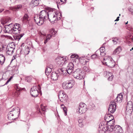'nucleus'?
Wrapping results in <instances>:
<instances>
[{
	"mask_svg": "<svg viewBox=\"0 0 133 133\" xmlns=\"http://www.w3.org/2000/svg\"><path fill=\"white\" fill-rule=\"evenodd\" d=\"M34 5L35 6H37L39 4L38 1L37 0H35L34 1Z\"/></svg>",
	"mask_w": 133,
	"mask_h": 133,
	"instance_id": "nucleus-43",
	"label": "nucleus"
},
{
	"mask_svg": "<svg viewBox=\"0 0 133 133\" xmlns=\"http://www.w3.org/2000/svg\"><path fill=\"white\" fill-rule=\"evenodd\" d=\"M122 94H119L117 96L116 98V102H121L122 101Z\"/></svg>",
	"mask_w": 133,
	"mask_h": 133,
	"instance_id": "nucleus-23",
	"label": "nucleus"
},
{
	"mask_svg": "<svg viewBox=\"0 0 133 133\" xmlns=\"http://www.w3.org/2000/svg\"><path fill=\"white\" fill-rule=\"evenodd\" d=\"M98 53H100V55L102 56H104L105 55V53L103 51H100V52H98Z\"/></svg>",
	"mask_w": 133,
	"mask_h": 133,
	"instance_id": "nucleus-46",
	"label": "nucleus"
},
{
	"mask_svg": "<svg viewBox=\"0 0 133 133\" xmlns=\"http://www.w3.org/2000/svg\"><path fill=\"white\" fill-rule=\"evenodd\" d=\"M109 74H110V76L108 78V79L109 81H111L113 79L114 76L112 73H109Z\"/></svg>",
	"mask_w": 133,
	"mask_h": 133,
	"instance_id": "nucleus-39",
	"label": "nucleus"
},
{
	"mask_svg": "<svg viewBox=\"0 0 133 133\" xmlns=\"http://www.w3.org/2000/svg\"><path fill=\"white\" fill-rule=\"evenodd\" d=\"M56 59L57 64L60 66H62L67 62L65 59L63 57H58L56 58Z\"/></svg>",
	"mask_w": 133,
	"mask_h": 133,
	"instance_id": "nucleus-10",
	"label": "nucleus"
},
{
	"mask_svg": "<svg viewBox=\"0 0 133 133\" xmlns=\"http://www.w3.org/2000/svg\"><path fill=\"white\" fill-rule=\"evenodd\" d=\"M49 16L48 19L51 22H54L56 20H58L57 16L58 13H57L55 9L52 10L48 12Z\"/></svg>",
	"mask_w": 133,
	"mask_h": 133,
	"instance_id": "nucleus-3",
	"label": "nucleus"
},
{
	"mask_svg": "<svg viewBox=\"0 0 133 133\" xmlns=\"http://www.w3.org/2000/svg\"><path fill=\"white\" fill-rule=\"evenodd\" d=\"M132 50H133V47H132L131 49L130 50V51H131Z\"/></svg>",
	"mask_w": 133,
	"mask_h": 133,
	"instance_id": "nucleus-61",
	"label": "nucleus"
},
{
	"mask_svg": "<svg viewBox=\"0 0 133 133\" xmlns=\"http://www.w3.org/2000/svg\"><path fill=\"white\" fill-rule=\"evenodd\" d=\"M99 52V50H97L95 52V54H94L91 56V58L92 59H94L96 58L97 56H98V52Z\"/></svg>",
	"mask_w": 133,
	"mask_h": 133,
	"instance_id": "nucleus-31",
	"label": "nucleus"
},
{
	"mask_svg": "<svg viewBox=\"0 0 133 133\" xmlns=\"http://www.w3.org/2000/svg\"><path fill=\"white\" fill-rule=\"evenodd\" d=\"M128 42H129L128 43H129L130 42V41H129Z\"/></svg>",
	"mask_w": 133,
	"mask_h": 133,
	"instance_id": "nucleus-64",
	"label": "nucleus"
},
{
	"mask_svg": "<svg viewBox=\"0 0 133 133\" xmlns=\"http://www.w3.org/2000/svg\"><path fill=\"white\" fill-rule=\"evenodd\" d=\"M5 61V57L2 55H0V63L1 65L3 64Z\"/></svg>",
	"mask_w": 133,
	"mask_h": 133,
	"instance_id": "nucleus-27",
	"label": "nucleus"
},
{
	"mask_svg": "<svg viewBox=\"0 0 133 133\" xmlns=\"http://www.w3.org/2000/svg\"><path fill=\"white\" fill-rule=\"evenodd\" d=\"M67 69L68 70V74L70 75L72 73L74 70V65L72 63H70L67 66Z\"/></svg>",
	"mask_w": 133,
	"mask_h": 133,
	"instance_id": "nucleus-15",
	"label": "nucleus"
},
{
	"mask_svg": "<svg viewBox=\"0 0 133 133\" xmlns=\"http://www.w3.org/2000/svg\"><path fill=\"white\" fill-rule=\"evenodd\" d=\"M68 70L67 69H63L62 71V74L63 75L65 76L67 75L68 73L67 72Z\"/></svg>",
	"mask_w": 133,
	"mask_h": 133,
	"instance_id": "nucleus-32",
	"label": "nucleus"
},
{
	"mask_svg": "<svg viewBox=\"0 0 133 133\" xmlns=\"http://www.w3.org/2000/svg\"><path fill=\"white\" fill-rule=\"evenodd\" d=\"M13 78V76H11L10 77V78L8 79L6 81V83L3 85V86H4L5 85H7L8 83L11 80L12 78Z\"/></svg>",
	"mask_w": 133,
	"mask_h": 133,
	"instance_id": "nucleus-42",
	"label": "nucleus"
},
{
	"mask_svg": "<svg viewBox=\"0 0 133 133\" xmlns=\"http://www.w3.org/2000/svg\"><path fill=\"white\" fill-rule=\"evenodd\" d=\"M10 19L9 18H7L6 19L5 21L4 20L3 21L1 22V23L3 25H4V24L8 22H9V20H10Z\"/></svg>",
	"mask_w": 133,
	"mask_h": 133,
	"instance_id": "nucleus-36",
	"label": "nucleus"
},
{
	"mask_svg": "<svg viewBox=\"0 0 133 133\" xmlns=\"http://www.w3.org/2000/svg\"><path fill=\"white\" fill-rule=\"evenodd\" d=\"M128 21H127V22L125 23V24H128Z\"/></svg>",
	"mask_w": 133,
	"mask_h": 133,
	"instance_id": "nucleus-63",
	"label": "nucleus"
},
{
	"mask_svg": "<svg viewBox=\"0 0 133 133\" xmlns=\"http://www.w3.org/2000/svg\"><path fill=\"white\" fill-rule=\"evenodd\" d=\"M133 105L131 101L129 102L127 105L126 108L127 109H132Z\"/></svg>",
	"mask_w": 133,
	"mask_h": 133,
	"instance_id": "nucleus-26",
	"label": "nucleus"
},
{
	"mask_svg": "<svg viewBox=\"0 0 133 133\" xmlns=\"http://www.w3.org/2000/svg\"><path fill=\"white\" fill-rule=\"evenodd\" d=\"M18 110L19 111V114L20 113V109L18 107H16L15 108H13L11 111H10V112L12 114L14 115V117H17V118L19 116V115H17L18 112Z\"/></svg>",
	"mask_w": 133,
	"mask_h": 133,
	"instance_id": "nucleus-17",
	"label": "nucleus"
},
{
	"mask_svg": "<svg viewBox=\"0 0 133 133\" xmlns=\"http://www.w3.org/2000/svg\"><path fill=\"white\" fill-rule=\"evenodd\" d=\"M87 107L86 105L84 103H81L80 104L77 110V112H78L79 114L85 113L87 111Z\"/></svg>",
	"mask_w": 133,
	"mask_h": 133,
	"instance_id": "nucleus-7",
	"label": "nucleus"
},
{
	"mask_svg": "<svg viewBox=\"0 0 133 133\" xmlns=\"http://www.w3.org/2000/svg\"><path fill=\"white\" fill-rule=\"evenodd\" d=\"M109 73H111V72H108V75L109 76V77L110 76V74H109Z\"/></svg>",
	"mask_w": 133,
	"mask_h": 133,
	"instance_id": "nucleus-57",
	"label": "nucleus"
},
{
	"mask_svg": "<svg viewBox=\"0 0 133 133\" xmlns=\"http://www.w3.org/2000/svg\"><path fill=\"white\" fill-rule=\"evenodd\" d=\"M103 63L105 65L108 66L110 68L114 67L115 64V63L112 58L110 57H105L103 59Z\"/></svg>",
	"mask_w": 133,
	"mask_h": 133,
	"instance_id": "nucleus-4",
	"label": "nucleus"
},
{
	"mask_svg": "<svg viewBox=\"0 0 133 133\" xmlns=\"http://www.w3.org/2000/svg\"><path fill=\"white\" fill-rule=\"evenodd\" d=\"M83 61H84V62H85V63L86 62V61L84 59Z\"/></svg>",
	"mask_w": 133,
	"mask_h": 133,
	"instance_id": "nucleus-60",
	"label": "nucleus"
},
{
	"mask_svg": "<svg viewBox=\"0 0 133 133\" xmlns=\"http://www.w3.org/2000/svg\"><path fill=\"white\" fill-rule=\"evenodd\" d=\"M8 119L10 120L11 119H16V118H17V117L15 118V117H14V115L11 113H10V111L8 113Z\"/></svg>",
	"mask_w": 133,
	"mask_h": 133,
	"instance_id": "nucleus-22",
	"label": "nucleus"
},
{
	"mask_svg": "<svg viewBox=\"0 0 133 133\" xmlns=\"http://www.w3.org/2000/svg\"><path fill=\"white\" fill-rule=\"evenodd\" d=\"M112 41L114 44H116L118 41V39L117 38H112Z\"/></svg>",
	"mask_w": 133,
	"mask_h": 133,
	"instance_id": "nucleus-38",
	"label": "nucleus"
},
{
	"mask_svg": "<svg viewBox=\"0 0 133 133\" xmlns=\"http://www.w3.org/2000/svg\"><path fill=\"white\" fill-rule=\"evenodd\" d=\"M74 84V82L73 80L69 81L68 82H64L62 84V86L64 88L69 89L71 88Z\"/></svg>",
	"mask_w": 133,
	"mask_h": 133,
	"instance_id": "nucleus-8",
	"label": "nucleus"
},
{
	"mask_svg": "<svg viewBox=\"0 0 133 133\" xmlns=\"http://www.w3.org/2000/svg\"><path fill=\"white\" fill-rule=\"evenodd\" d=\"M71 58H75L78 59V56L77 55L72 54L70 56Z\"/></svg>",
	"mask_w": 133,
	"mask_h": 133,
	"instance_id": "nucleus-41",
	"label": "nucleus"
},
{
	"mask_svg": "<svg viewBox=\"0 0 133 133\" xmlns=\"http://www.w3.org/2000/svg\"><path fill=\"white\" fill-rule=\"evenodd\" d=\"M23 36V35H22V34L20 35H17L14 36L13 37L15 39L16 41H18Z\"/></svg>",
	"mask_w": 133,
	"mask_h": 133,
	"instance_id": "nucleus-24",
	"label": "nucleus"
},
{
	"mask_svg": "<svg viewBox=\"0 0 133 133\" xmlns=\"http://www.w3.org/2000/svg\"><path fill=\"white\" fill-rule=\"evenodd\" d=\"M116 104L115 102H111L108 107V112L109 113L113 114L116 109Z\"/></svg>",
	"mask_w": 133,
	"mask_h": 133,
	"instance_id": "nucleus-11",
	"label": "nucleus"
},
{
	"mask_svg": "<svg viewBox=\"0 0 133 133\" xmlns=\"http://www.w3.org/2000/svg\"><path fill=\"white\" fill-rule=\"evenodd\" d=\"M85 121L84 119H83L82 118L79 117L78 118V122L79 123V125L81 127H82L83 126V123Z\"/></svg>",
	"mask_w": 133,
	"mask_h": 133,
	"instance_id": "nucleus-21",
	"label": "nucleus"
},
{
	"mask_svg": "<svg viewBox=\"0 0 133 133\" xmlns=\"http://www.w3.org/2000/svg\"><path fill=\"white\" fill-rule=\"evenodd\" d=\"M60 1L62 2H63V0H60Z\"/></svg>",
	"mask_w": 133,
	"mask_h": 133,
	"instance_id": "nucleus-62",
	"label": "nucleus"
},
{
	"mask_svg": "<svg viewBox=\"0 0 133 133\" xmlns=\"http://www.w3.org/2000/svg\"><path fill=\"white\" fill-rule=\"evenodd\" d=\"M15 88L16 90L15 95L16 97H18L20 94V91L23 89V88H20L18 84H16L15 86Z\"/></svg>",
	"mask_w": 133,
	"mask_h": 133,
	"instance_id": "nucleus-18",
	"label": "nucleus"
},
{
	"mask_svg": "<svg viewBox=\"0 0 133 133\" xmlns=\"http://www.w3.org/2000/svg\"><path fill=\"white\" fill-rule=\"evenodd\" d=\"M52 70L50 68L47 67L45 70V73L46 75H48L52 71Z\"/></svg>",
	"mask_w": 133,
	"mask_h": 133,
	"instance_id": "nucleus-30",
	"label": "nucleus"
},
{
	"mask_svg": "<svg viewBox=\"0 0 133 133\" xmlns=\"http://www.w3.org/2000/svg\"><path fill=\"white\" fill-rule=\"evenodd\" d=\"M22 5L19 4L11 7L10 9L13 11H17L19 10L22 8Z\"/></svg>",
	"mask_w": 133,
	"mask_h": 133,
	"instance_id": "nucleus-19",
	"label": "nucleus"
},
{
	"mask_svg": "<svg viewBox=\"0 0 133 133\" xmlns=\"http://www.w3.org/2000/svg\"><path fill=\"white\" fill-rule=\"evenodd\" d=\"M105 48L104 47H102L100 48L99 50H100V51L104 52V51H105Z\"/></svg>",
	"mask_w": 133,
	"mask_h": 133,
	"instance_id": "nucleus-47",
	"label": "nucleus"
},
{
	"mask_svg": "<svg viewBox=\"0 0 133 133\" xmlns=\"http://www.w3.org/2000/svg\"><path fill=\"white\" fill-rule=\"evenodd\" d=\"M61 108L63 109L64 107H65V106L63 104H61Z\"/></svg>",
	"mask_w": 133,
	"mask_h": 133,
	"instance_id": "nucleus-52",
	"label": "nucleus"
},
{
	"mask_svg": "<svg viewBox=\"0 0 133 133\" xmlns=\"http://www.w3.org/2000/svg\"><path fill=\"white\" fill-rule=\"evenodd\" d=\"M28 15H25L23 16L22 20L24 22H26L28 20Z\"/></svg>",
	"mask_w": 133,
	"mask_h": 133,
	"instance_id": "nucleus-33",
	"label": "nucleus"
},
{
	"mask_svg": "<svg viewBox=\"0 0 133 133\" xmlns=\"http://www.w3.org/2000/svg\"><path fill=\"white\" fill-rule=\"evenodd\" d=\"M104 76L105 77H109V75L108 74V72L107 71H105L104 72Z\"/></svg>",
	"mask_w": 133,
	"mask_h": 133,
	"instance_id": "nucleus-44",
	"label": "nucleus"
},
{
	"mask_svg": "<svg viewBox=\"0 0 133 133\" xmlns=\"http://www.w3.org/2000/svg\"><path fill=\"white\" fill-rule=\"evenodd\" d=\"M2 26H1L0 25V33L1 32H2Z\"/></svg>",
	"mask_w": 133,
	"mask_h": 133,
	"instance_id": "nucleus-54",
	"label": "nucleus"
},
{
	"mask_svg": "<svg viewBox=\"0 0 133 133\" xmlns=\"http://www.w3.org/2000/svg\"><path fill=\"white\" fill-rule=\"evenodd\" d=\"M119 16L118 17H117L115 21H118L119 20Z\"/></svg>",
	"mask_w": 133,
	"mask_h": 133,
	"instance_id": "nucleus-53",
	"label": "nucleus"
},
{
	"mask_svg": "<svg viewBox=\"0 0 133 133\" xmlns=\"http://www.w3.org/2000/svg\"><path fill=\"white\" fill-rule=\"evenodd\" d=\"M132 110L133 109H127V108H126V114L128 115L131 114L132 111Z\"/></svg>",
	"mask_w": 133,
	"mask_h": 133,
	"instance_id": "nucleus-34",
	"label": "nucleus"
},
{
	"mask_svg": "<svg viewBox=\"0 0 133 133\" xmlns=\"http://www.w3.org/2000/svg\"><path fill=\"white\" fill-rule=\"evenodd\" d=\"M49 16L48 11H46L45 10H43L40 11L39 16L44 21L45 20H47L48 19V17Z\"/></svg>",
	"mask_w": 133,
	"mask_h": 133,
	"instance_id": "nucleus-12",
	"label": "nucleus"
},
{
	"mask_svg": "<svg viewBox=\"0 0 133 133\" xmlns=\"http://www.w3.org/2000/svg\"><path fill=\"white\" fill-rule=\"evenodd\" d=\"M111 117V119L107 122L106 125L105 126L102 124H100L98 128V131L99 133H105L106 131L108 132H111L113 131L115 126V122L113 119V116L111 115H108L107 117Z\"/></svg>",
	"mask_w": 133,
	"mask_h": 133,
	"instance_id": "nucleus-1",
	"label": "nucleus"
},
{
	"mask_svg": "<svg viewBox=\"0 0 133 133\" xmlns=\"http://www.w3.org/2000/svg\"><path fill=\"white\" fill-rule=\"evenodd\" d=\"M50 33L52 34V35H55L56 33V32L55 31L54 29L52 28L51 29L50 31Z\"/></svg>",
	"mask_w": 133,
	"mask_h": 133,
	"instance_id": "nucleus-37",
	"label": "nucleus"
},
{
	"mask_svg": "<svg viewBox=\"0 0 133 133\" xmlns=\"http://www.w3.org/2000/svg\"><path fill=\"white\" fill-rule=\"evenodd\" d=\"M5 29L4 30L5 33L7 32L9 33H13L16 34H19L21 31V28L19 27V24L16 23L14 24L11 23L5 25L4 26Z\"/></svg>",
	"mask_w": 133,
	"mask_h": 133,
	"instance_id": "nucleus-2",
	"label": "nucleus"
},
{
	"mask_svg": "<svg viewBox=\"0 0 133 133\" xmlns=\"http://www.w3.org/2000/svg\"><path fill=\"white\" fill-rule=\"evenodd\" d=\"M113 131V133H123V130L121 127L117 125L115 126Z\"/></svg>",
	"mask_w": 133,
	"mask_h": 133,
	"instance_id": "nucleus-16",
	"label": "nucleus"
},
{
	"mask_svg": "<svg viewBox=\"0 0 133 133\" xmlns=\"http://www.w3.org/2000/svg\"><path fill=\"white\" fill-rule=\"evenodd\" d=\"M47 67L49 68H50L51 70L53 69L54 68L53 65L52 64H50L49 66H48Z\"/></svg>",
	"mask_w": 133,
	"mask_h": 133,
	"instance_id": "nucleus-50",
	"label": "nucleus"
},
{
	"mask_svg": "<svg viewBox=\"0 0 133 133\" xmlns=\"http://www.w3.org/2000/svg\"><path fill=\"white\" fill-rule=\"evenodd\" d=\"M3 9H0V13L2 11H3Z\"/></svg>",
	"mask_w": 133,
	"mask_h": 133,
	"instance_id": "nucleus-56",
	"label": "nucleus"
},
{
	"mask_svg": "<svg viewBox=\"0 0 133 133\" xmlns=\"http://www.w3.org/2000/svg\"><path fill=\"white\" fill-rule=\"evenodd\" d=\"M51 78L52 80L56 81L57 79L58 75L56 72H52L51 73Z\"/></svg>",
	"mask_w": 133,
	"mask_h": 133,
	"instance_id": "nucleus-20",
	"label": "nucleus"
},
{
	"mask_svg": "<svg viewBox=\"0 0 133 133\" xmlns=\"http://www.w3.org/2000/svg\"><path fill=\"white\" fill-rule=\"evenodd\" d=\"M52 35L50 34H48L46 36V39H44V43L45 44L51 38Z\"/></svg>",
	"mask_w": 133,
	"mask_h": 133,
	"instance_id": "nucleus-29",
	"label": "nucleus"
},
{
	"mask_svg": "<svg viewBox=\"0 0 133 133\" xmlns=\"http://www.w3.org/2000/svg\"><path fill=\"white\" fill-rule=\"evenodd\" d=\"M15 49L14 46H12L11 45H8L6 48V55H12L14 52Z\"/></svg>",
	"mask_w": 133,
	"mask_h": 133,
	"instance_id": "nucleus-9",
	"label": "nucleus"
},
{
	"mask_svg": "<svg viewBox=\"0 0 133 133\" xmlns=\"http://www.w3.org/2000/svg\"><path fill=\"white\" fill-rule=\"evenodd\" d=\"M129 10L131 13L133 15V6H131L129 8Z\"/></svg>",
	"mask_w": 133,
	"mask_h": 133,
	"instance_id": "nucleus-45",
	"label": "nucleus"
},
{
	"mask_svg": "<svg viewBox=\"0 0 133 133\" xmlns=\"http://www.w3.org/2000/svg\"><path fill=\"white\" fill-rule=\"evenodd\" d=\"M95 105L94 104L92 103H90L89 104V108L91 110H93L94 109L95 107Z\"/></svg>",
	"mask_w": 133,
	"mask_h": 133,
	"instance_id": "nucleus-35",
	"label": "nucleus"
},
{
	"mask_svg": "<svg viewBox=\"0 0 133 133\" xmlns=\"http://www.w3.org/2000/svg\"><path fill=\"white\" fill-rule=\"evenodd\" d=\"M63 109V111L64 112L65 115H66L67 114V110L66 108L65 107H64V108Z\"/></svg>",
	"mask_w": 133,
	"mask_h": 133,
	"instance_id": "nucleus-49",
	"label": "nucleus"
},
{
	"mask_svg": "<svg viewBox=\"0 0 133 133\" xmlns=\"http://www.w3.org/2000/svg\"><path fill=\"white\" fill-rule=\"evenodd\" d=\"M29 47H27L26 48V50H29Z\"/></svg>",
	"mask_w": 133,
	"mask_h": 133,
	"instance_id": "nucleus-59",
	"label": "nucleus"
},
{
	"mask_svg": "<svg viewBox=\"0 0 133 133\" xmlns=\"http://www.w3.org/2000/svg\"><path fill=\"white\" fill-rule=\"evenodd\" d=\"M83 69L86 72H88L90 71V69L88 66H84L83 67Z\"/></svg>",
	"mask_w": 133,
	"mask_h": 133,
	"instance_id": "nucleus-40",
	"label": "nucleus"
},
{
	"mask_svg": "<svg viewBox=\"0 0 133 133\" xmlns=\"http://www.w3.org/2000/svg\"><path fill=\"white\" fill-rule=\"evenodd\" d=\"M128 29L130 30H132V29Z\"/></svg>",
	"mask_w": 133,
	"mask_h": 133,
	"instance_id": "nucleus-58",
	"label": "nucleus"
},
{
	"mask_svg": "<svg viewBox=\"0 0 133 133\" xmlns=\"http://www.w3.org/2000/svg\"><path fill=\"white\" fill-rule=\"evenodd\" d=\"M38 87L36 86L33 87L30 89V94L32 96L36 97L38 95Z\"/></svg>",
	"mask_w": 133,
	"mask_h": 133,
	"instance_id": "nucleus-13",
	"label": "nucleus"
},
{
	"mask_svg": "<svg viewBox=\"0 0 133 133\" xmlns=\"http://www.w3.org/2000/svg\"><path fill=\"white\" fill-rule=\"evenodd\" d=\"M63 70V69L61 68L60 69H59L58 70V72L60 74H62V71Z\"/></svg>",
	"mask_w": 133,
	"mask_h": 133,
	"instance_id": "nucleus-48",
	"label": "nucleus"
},
{
	"mask_svg": "<svg viewBox=\"0 0 133 133\" xmlns=\"http://www.w3.org/2000/svg\"><path fill=\"white\" fill-rule=\"evenodd\" d=\"M121 51V47L119 46L113 52V54H118Z\"/></svg>",
	"mask_w": 133,
	"mask_h": 133,
	"instance_id": "nucleus-25",
	"label": "nucleus"
},
{
	"mask_svg": "<svg viewBox=\"0 0 133 133\" xmlns=\"http://www.w3.org/2000/svg\"><path fill=\"white\" fill-rule=\"evenodd\" d=\"M34 20L36 23L38 25L42 24L44 22V21L41 19L39 16L36 15L34 17Z\"/></svg>",
	"mask_w": 133,
	"mask_h": 133,
	"instance_id": "nucleus-14",
	"label": "nucleus"
},
{
	"mask_svg": "<svg viewBox=\"0 0 133 133\" xmlns=\"http://www.w3.org/2000/svg\"><path fill=\"white\" fill-rule=\"evenodd\" d=\"M59 98L60 101L64 103H66L68 100V96L63 91H60L59 93Z\"/></svg>",
	"mask_w": 133,
	"mask_h": 133,
	"instance_id": "nucleus-6",
	"label": "nucleus"
},
{
	"mask_svg": "<svg viewBox=\"0 0 133 133\" xmlns=\"http://www.w3.org/2000/svg\"><path fill=\"white\" fill-rule=\"evenodd\" d=\"M3 46L2 45H0V52L2 51L3 49Z\"/></svg>",
	"mask_w": 133,
	"mask_h": 133,
	"instance_id": "nucleus-51",
	"label": "nucleus"
},
{
	"mask_svg": "<svg viewBox=\"0 0 133 133\" xmlns=\"http://www.w3.org/2000/svg\"><path fill=\"white\" fill-rule=\"evenodd\" d=\"M41 108L43 114H44L46 112V110L47 109L46 107L43 105V104H41Z\"/></svg>",
	"mask_w": 133,
	"mask_h": 133,
	"instance_id": "nucleus-28",
	"label": "nucleus"
},
{
	"mask_svg": "<svg viewBox=\"0 0 133 133\" xmlns=\"http://www.w3.org/2000/svg\"><path fill=\"white\" fill-rule=\"evenodd\" d=\"M72 75L75 78L80 80L84 78V74L82 70L78 69L73 72Z\"/></svg>",
	"mask_w": 133,
	"mask_h": 133,
	"instance_id": "nucleus-5",
	"label": "nucleus"
},
{
	"mask_svg": "<svg viewBox=\"0 0 133 133\" xmlns=\"http://www.w3.org/2000/svg\"><path fill=\"white\" fill-rule=\"evenodd\" d=\"M129 40H130V41L131 40L132 41L133 40V38H132V37L130 39H129Z\"/></svg>",
	"mask_w": 133,
	"mask_h": 133,
	"instance_id": "nucleus-55",
	"label": "nucleus"
}]
</instances>
